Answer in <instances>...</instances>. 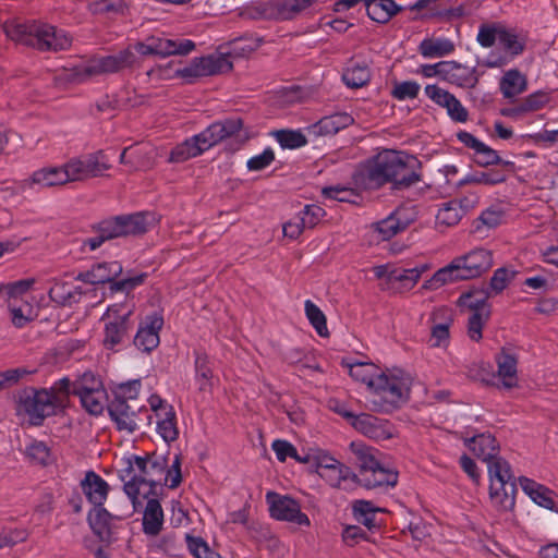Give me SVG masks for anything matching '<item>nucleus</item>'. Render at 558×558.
Masks as SVG:
<instances>
[{"label":"nucleus","mask_w":558,"mask_h":558,"mask_svg":"<svg viewBox=\"0 0 558 558\" xmlns=\"http://www.w3.org/2000/svg\"><path fill=\"white\" fill-rule=\"evenodd\" d=\"M137 53L143 57L155 54L151 37H148L145 43H135L133 46H129L114 54L94 58L85 65L74 66L66 74V78L73 83H82L92 76L138 68L140 58Z\"/></svg>","instance_id":"1"},{"label":"nucleus","mask_w":558,"mask_h":558,"mask_svg":"<svg viewBox=\"0 0 558 558\" xmlns=\"http://www.w3.org/2000/svg\"><path fill=\"white\" fill-rule=\"evenodd\" d=\"M167 468L165 457L153 456L140 457L133 456L128 459V465L120 471V478L123 481V490L131 500L133 510L136 511L142 506L140 500L141 486L148 485L149 489L143 494V497L158 496V482L156 475H162Z\"/></svg>","instance_id":"2"},{"label":"nucleus","mask_w":558,"mask_h":558,"mask_svg":"<svg viewBox=\"0 0 558 558\" xmlns=\"http://www.w3.org/2000/svg\"><path fill=\"white\" fill-rule=\"evenodd\" d=\"M3 31L10 39L39 51L65 50L72 44L71 37L64 31L36 21L7 22L3 25Z\"/></svg>","instance_id":"3"},{"label":"nucleus","mask_w":558,"mask_h":558,"mask_svg":"<svg viewBox=\"0 0 558 558\" xmlns=\"http://www.w3.org/2000/svg\"><path fill=\"white\" fill-rule=\"evenodd\" d=\"M61 405L62 399L46 388L25 387L16 396V412L25 413L32 426H41Z\"/></svg>","instance_id":"4"},{"label":"nucleus","mask_w":558,"mask_h":558,"mask_svg":"<svg viewBox=\"0 0 558 558\" xmlns=\"http://www.w3.org/2000/svg\"><path fill=\"white\" fill-rule=\"evenodd\" d=\"M489 498L499 511L512 510L515 504L517 485L511 474V466L505 459H499L489 465Z\"/></svg>","instance_id":"5"},{"label":"nucleus","mask_w":558,"mask_h":558,"mask_svg":"<svg viewBox=\"0 0 558 558\" xmlns=\"http://www.w3.org/2000/svg\"><path fill=\"white\" fill-rule=\"evenodd\" d=\"M403 153L385 150L366 165L359 173L361 183L367 189H377L387 182L393 184L398 169L401 167Z\"/></svg>","instance_id":"6"},{"label":"nucleus","mask_w":558,"mask_h":558,"mask_svg":"<svg viewBox=\"0 0 558 558\" xmlns=\"http://www.w3.org/2000/svg\"><path fill=\"white\" fill-rule=\"evenodd\" d=\"M373 391L377 398L372 400L373 410L390 412L408 400L409 389L403 379L388 376L385 373L376 375Z\"/></svg>","instance_id":"7"},{"label":"nucleus","mask_w":558,"mask_h":558,"mask_svg":"<svg viewBox=\"0 0 558 558\" xmlns=\"http://www.w3.org/2000/svg\"><path fill=\"white\" fill-rule=\"evenodd\" d=\"M201 134L202 141L208 149L228 138H234L238 146L232 150H236L250 138L247 131H244V121L240 117L216 121L202 131Z\"/></svg>","instance_id":"8"},{"label":"nucleus","mask_w":558,"mask_h":558,"mask_svg":"<svg viewBox=\"0 0 558 558\" xmlns=\"http://www.w3.org/2000/svg\"><path fill=\"white\" fill-rule=\"evenodd\" d=\"M232 68V62L226 54H210L192 59L187 65L178 69L175 74L192 84L199 77L230 72Z\"/></svg>","instance_id":"9"},{"label":"nucleus","mask_w":558,"mask_h":558,"mask_svg":"<svg viewBox=\"0 0 558 558\" xmlns=\"http://www.w3.org/2000/svg\"><path fill=\"white\" fill-rule=\"evenodd\" d=\"M154 211H134L106 219L113 238L141 235L147 232L149 226L158 221Z\"/></svg>","instance_id":"10"},{"label":"nucleus","mask_w":558,"mask_h":558,"mask_svg":"<svg viewBox=\"0 0 558 558\" xmlns=\"http://www.w3.org/2000/svg\"><path fill=\"white\" fill-rule=\"evenodd\" d=\"M266 501L269 505V513L272 519L304 526L311 524L310 518L301 511V505L294 498L276 492H268Z\"/></svg>","instance_id":"11"},{"label":"nucleus","mask_w":558,"mask_h":558,"mask_svg":"<svg viewBox=\"0 0 558 558\" xmlns=\"http://www.w3.org/2000/svg\"><path fill=\"white\" fill-rule=\"evenodd\" d=\"M132 511L126 513L116 514L109 512L104 506H94L87 514V522L93 533L99 538L100 542L111 543L113 541V520H124L132 515Z\"/></svg>","instance_id":"12"},{"label":"nucleus","mask_w":558,"mask_h":558,"mask_svg":"<svg viewBox=\"0 0 558 558\" xmlns=\"http://www.w3.org/2000/svg\"><path fill=\"white\" fill-rule=\"evenodd\" d=\"M454 259L465 280L480 277L489 270L494 264L492 252L485 248H475Z\"/></svg>","instance_id":"13"},{"label":"nucleus","mask_w":558,"mask_h":558,"mask_svg":"<svg viewBox=\"0 0 558 558\" xmlns=\"http://www.w3.org/2000/svg\"><path fill=\"white\" fill-rule=\"evenodd\" d=\"M107 410L110 418L116 423L118 430H125L130 434L137 429V415L140 412L147 410L142 408H134L126 400L112 399L107 404Z\"/></svg>","instance_id":"14"},{"label":"nucleus","mask_w":558,"mask_h":558,"mask_svg":"<svg viewBox=\"0 0 558 558\" xmlns=\"http://www.w3.org/2000/svg\"><path fill=\"white\" fill-rule=\"evenodd\" d=\"M163 326V317L154 313L145 317L140 324L138 330L133 339L134 345L146 353L156 349L160 342L159 331Z\"/></svg>","instance_id":"15"},{"label":"nucleus","mask_w":558,"mask_h":558,"mask_svg":"<svg viewBox=\"0 0 558 558\" xmlns=\"http://www.w3.org/2000/svg\"><path fill=\"white\" fill-rule=\"evenodd\" d=\"M425 94L438 106L446 108L448 116L456 122H466L469 118L468 110L462 106L460 100L448 90L437 86L427 85Z\"/></svg>","instance_id":"16"},{"label":"nucleus","mask_w":558,"mask_h":558,"mask_svg":"<svg viewBox=\"0 0 558 558\" xmlns=\"http://www.w3.org/2000/svg\"><path fill=\"white\" fill-rule=\"evenodd\" d=\"M353 427L364 436L375 440H387L393 437L392 424L368 413H361L354 418Z\"/></svg>","instance_id":"17"},{"label":"nucleus","mask_w":558,"mask_h":558,"mask_svg":"<svg viewBox=\"0 0 558 558\" xmlns=\"http://www.w3.org/2000/svg\"><path fill=\"white\" fill-rule=\"evenodd\" d=\"M464 444L478 459H482L483 462L487 463L488 470L492 463L502 459L498 456L499 444L490 433L474 435L466 438Z\"/></svg>","instance_id":"18"},{"label":"nucleus","mask_w":558,"mask_h":558,"mask_svg":"<svg viewBox=\"0 0 558 558\" xmlns=\"http://www.w3.org/2000/svg\"><path fill=\"white\" fill-rule=\"evenodd\" d=\"M497 364L496 377L499 378V387L501 389L510 390L518 386V359L515 354L511 353L506 348L495 355Z\"/></svg>","instance_id":"19"},{"label":"nucleus","mask_w":558,"mask_h":558,"mask_svg":"<svg viewBox=\"0 0 558 558\" xmlns=\"http://www.w3.org/2000/svg\"><path fill=\"white\" fill-rule=\"evenodd\" d=\"M122 270L119 262H102L94 265L89 270L78 272L75 279L89 284H112L117 282L114 279L121 275Z\"/></svg>","instance_id":"20"},{"label":"nucleus","mask_w":558,"mask_h":558,"mask_svg":"<svg viewBox=\"0 0 558 558\" xmlns=\"http://www.w3.org/2000/svg\"><path fill=\"white\" fill-rule=\"evenodd\" d=\"M81 488L93 506H104L108 497L109 485L99 474L87 471L81 481Z\"/></svg>","instance_id":"21"},{"label":"nucleus","mask_w":558,"mask_h":558,"mask_svg":"<svg viewBox=\"0 0 558 558\" xmlns=\"http://www.w3.org/2000/svg\"><path fill=\"white\" fill-rule=\"evenodd\" d=\"M131 311L123 315H119L106 324L104 344L108 349H113L116 345L121 344L129 338V332L132 329L130 322Z\"/></svg>","instance_id":"22"},{"label":"nucleus","mask_w":558,"mask_h":558,"mask_svg":"<svg viewBox=\"0 0 558 558\" xmlns=\"http://www.w3.org/2000/svg\"><path fill=\"white\" fill-rule=\"evenodd\" d=\"M444 80L464 88H474L478 83L475 68H469L456 61H447Z\"/></svg>","instance_id":"23"},{"label":"nucleus","mask_w":558,"mask_h":558,"mask_svg":"<svg viewBox=\"0 0 558 558\" xmlns=\"http://www.w3.org/2000/svg\"><path fill=\"white\" fill-rule=\"evenodd\" d=\"M353 123L354 119L350 113L336 112L323 117L319 121L310 126V131L318 136L333 135Z\"/></svg>","instance_id":"24"},{"label":"nucleus","mask_w":558,"mask_h":558,"mask_svg":"<svg viewBox=\"0 0 558 558\" xmlns=\"http://www.w3.org/2000/svg\"><path fill=\"white\" fill-rule=\"evenodd\" d=\"M157 497H143L147 499L143 515V532L150 536L158 535L163 524V511Z\"/></svg>","instance_id":"25"},{"label":"nucleus","mask_w":558,"mask_h":558,"mask_svg":"<svg viewBox=\"0 0 558 558\" xmlns=\"http://www.w3.org/2000/svg\"><path fill=\"white\" fill-rule=\"evenodd\" d=\"M208 150L202 141V134L198 133L184 142L178 144L170 153L168 161L174 163L184 162L191 158L197 157Z\"/></svg>","instance_id":"26"},{"label":"nucleus","mask_w":558,"mask_h":558,"mask_svg":"<svg viewBox=\"0 0 558 558\" xmlns=\"http://www.w3.org/2000/svg\"><path fill=\"white\" fill-rule=\"evenodd\" d=\"M519 483L523 492L538 506L549 510H555V493L548 487L536 483L525 476L519 477Z\"/></svg>","instance_id":"27"},{"label":"nucleus","mask_w":558,"mask_h":558,"mask_svg":"<svg viewBox=\"0 0 558 558\" xmlns=\"http://www.w3.org/2000/svg\"><path fill=\"white\" fill-rule=\"evenodd\" d=\"M402 211H391L390 215L377 222H374L372 227L380 235L381 241H387L395 236L397 233L403 231L414 221L415 217L402 219L400 214Z\"/></svg>","instance_id":"28"},{"label":"nucleus","mask_w":558,"mask_h":558,"mask_svg":"<svg viewBox=\"0 0 558 558\" xmlns=\"http://www.w3.org/2000/svg\"><path fill=\"white\" fill-rule=\"evenodd\" d=\"M420 166L421 165L415 157L403 154V158H401V167L397 170L398 174H396L392 189H407L412 184L421 181V174L415 170Z\"/></svg>","instance_id":"29"},{"label":"nucleus","mask_w":558,"mask_h":558,"mask_svg":"<svg viewBox=\"0 0 558 558\" xmlns=\"http://www.w3.org/2000/svg\"><path fill=\"white\" fill-rule=\"evenodd\" d=\"M527 37L515 28H508L504 25L499 38V45L505 53L511 59L521 56L526 48Z\"/></svg>","instance_id":"30"},{"label":"nucleus","mask_w":558,"mask_h":558,"mask_svg":"<svg viewBox=\"0 0 558 558\" xmlns=\"http://www.w3.org/2000/svg\"><path fill=\"white\" fill-rule=\"evenodd\" d=\"M151 43L155 47V56L167 57L171 54H187L194 48L195 44L190 39L174 40L162 37L151 36Z\"/></svg>","instance_id":"31"},{"label":"nucleus","mask_w":558,"mask_h":558,"mask_svg":"<svg viewBox=\"0 0 558 558\" xmlns=\"http://www.w3.org/2000/svg\"><path fill=\"white\" fill-rule=\"evenodd\" d=\"M465 280L460 271L459 265L453 258L447 266L438 269L430 279L426 280L423 284L425 290H436L449 282Z\"/></svg>","instance_id":"32"},{"label":"nucleus","mask_w":558,"mask_h":558,"mask_svg":"<svg viewBox=\"0 0 558 558\" xmlns=\"http://www.w3.org/2000/svg\"><path fill=\"white\" fill-rule=\"evenodd\" d=\"M366 12L371 20L385 24L401 11V7L397 5L393 0H367Z\"/></svg>","instance_id":"33"},{"label":"nucleus","mask_w":558,"mask_h":558,"mask_svg":"<svg viewBox=\"0 0 558 558\" xmlns=\"http://www.w3.org/2000/svg\"><path fill=\"white\" fill-rule=\"evenodd\" d=\"M499 87L505 98L513 99L525 92L527 81L525 75H523L519 70L512 69L504 74L500 80Z\"/></svg>","instance_id":"34"},{"label":"nucleus","mask_w":558,"mask_h":558,"mask_svg":"<svg viewBox=\"0 0 558 558\" xmlns=\"http://www.w3.org/2000/svg\"><path fill=\"white\" fill-rule=\"evenodd\" d=\"M384 511L375 507L372 501L360 499L352 504V514L354 519L366 526L369 531L379 529L380 524L376 521V513Z\"/></svg>","instance_id":"35"},{"label":"nucleus","mask_w":558,"mask_h":558,"mask_svg":"<svg viewBox=\"0 0 558 558\" xmlns=\"http://www.w3.org/2000/svg\"><path fill=\"white\" fill-rule=\"evenodd\" d=\"M84 291L81 287L69 288L66 282L56 281L48 291L50 300L61 306H71L80 302Z\"/></svg>","instance_id":"36"},{"label":"nucleus","mask_w":558,"mask_h":558,"mask_svg":"<svg viewBox=\"0 0 558 558\" xmlns=\"http://www.w3.org/2000/svg\"><path fill=\"white\" fill-rule=\"evenodd\" d=\"M397 482L398 473L384 468L381 464L360 480V484L367 489L381 486H395Z\"/></svg>","instance_id":"37"},{"label":"nucleus","mask_w":558,"mask_h":558,"mask_svg":"<svg viewBox=\"0 0 558 558\" xmlns=\"http://www.w3.org/2000/svg\"><path fill=\"white\" fill-rule=\"evenodd\" d=\"M490 293L487 289L483 288H473L466 292H463L459 299L457 304L461 308H468L472 312L483 311L486 312L489 308L487 304V300L490 298Z\"/></svg>","instance_id":"38"},{"label":"nucleus","mask_w":558,"mask_h":558,"mask_svg":"<svg viewBox=\"0 0 558 558\" xmlns=\"http://www.w3.org/2000/svg\"><path fill=\"white\" fill-rule=\"evenodd\" d=\"M502 221L504 211H481L480 216L472 221L470 231L485 238L490 230L496 229Z\"/></svg>","instance_id":"39"},{"label":"nucleus","mask_w":558,"mask_h":558,"mask_svg":"<svg viewBox=\"0 0 558 558\" xmlns=\"http://www.w3.org/2000/svg\"><path fill=\"white\" fill-rule=\"evenodd\" d=\"M425 58H440L454 51V44L447 38H425L418 46Z\"/></svg>","instance_id":"40"},{"label":"nucleus","mask_w":558,"mask_h":558,"mask_svg":"<svg viewBox=\"0 0 558 558\" xmlns=\"http://www.w3.org/2000/svg\"><path fill=\"white\" fill-rule=\"evenodd\" d=\"M34 184L43 187L62 185L68 182V175L63 167L44 168L34 172L32 177Z\"/></svg>","instance_id":"41"},{"label":"nucleus","mask_w":558,"mask_h":558,"mask_svg":"<svg viewBox=\"0 0 558 558\" xmlns=\"http://www.w3.org/2000/svg\"><path fill=\"white\" fill-rule=\"evenodd\" d=\"M162 417L157 423V432L166 442H172L178 439L179 430L177 427V415L172 405L161 414Z\"/></svg>","instance_id":"42"},{"label":"nucleus","mask_w":558,"mask_h":558,"mask_svg":"<svg viewBox=\"0 0 558 558\" xmlns=\"http://www.w3.org/2000/svg\"><path fill=\"white\" fill-rule=\"evenodd\" d=\"M466 375L470 379L481 381L486 386L499 387V383L496 380V373L490 363H472L468 366Z\"/></svg>","instance_id":"43"},{"label":"nucleus","mask_w":558,"mask_h":558,"mask_svg":"<svg viewBox=\"0 0 558 558\" xmlns=\"http://www.w3.org/2000/svg\"><path fill=\"white\" fill-rule=\"evenodd\" d=\"M263 44V38L260 37H252L244 36L240 38H235L230 41V49L227 53V58L229 56L244 58L257 50Z\"/></svg>","instance_id":"44"},{"label":"nucleus","mask_w":558,"mask_h":558,"mask_svg":"<svg viewBox=\"0 0 558 558\" xmlns=\"http://www.w3.org/2000/svg\"><path fill=\"white\" fill-rule=\"evenodd\" d=\"M35 283L34 278L21 279L10 283L0 284V298H3L8 304L15 303L19 298L25 294Z\"/></svg>","instance_id":"45"},{"label":"nucleus","mask_w":558,"mask_h":558,"mask_svg":"<svg viewBox=\"0 0 558 558\" xmlns=\"http://www.w3.org/2000/svg\"><path fill=\"white\" fill-rule=\"evenodd\" d=\"M82 407L90 415L98 416L105 410V402L107 401V392L104 387L96 389V391L86 393L78 397Z\"/></svg>","instance_id":"46"},{"label":"nucleus","mask_w":558,"mask_h":558,"mask_svg":"<svg viewBox=\"0 0 558 558\" xmlns=\"http://www.w3.org/2000/svg\"><path fill=\"white\" fill-rule=\"evenodd\" d=\"M81 160L84 165L87 179L99 177L106 170L110 169V165L107 162L102 150L84 156Z\"/></svg>","instance_id":"47"},{"label":"nucleus","mask_w":558,"mask_h":558,"mask_svg":"<svg viewBox=\"0 0 558 558\" xmlns=\"http://www.w3.org/2000/svg\"><path fill=\"white\" fill-rule=\"evenodd\" d=\"M350 376L356 381L366 384L369 389L373 390L374 383L376 381V375L374 372L376 366L373 363L357 362L354 364H348Z\"/></svg>","instance_id":"48"},{"label":"nucleus","mask_w":558,"mask_h":558,"mask_svg":"<svg viewBox=\"0 0 558 558\" xmlns=\"http://www.w3.org/2000/svg\"><path fill=\"white\" fill-rule=\"evenodd\" d=\"M304 307L305 315L316 332L320 337H328L327 319L323 311L311 300L305 301Z\"/></svg>","instance_id":"49"},{"label":"nucleus","mask_w":558,"mask_h":558,"mask_svg":"<svg viewBox=\"0 0 558 558\" xmlns=\"http://www.w3.org/2000/svg\"><path fill=\"white\" fill-rule=\"evenodd\" d=\"M517 271L509 270L506 267L496 269L489 280L488 287H484L488 290L490 295L500 294L508 284L514 279Z\"/></svg>","instance_id":"50"},{"label":"nucleus","mask_w":558,"mask_h":558,"mask_svg":"<svg viewBox=\"0 0 558 558\" xmlns=\"http://www.w3.org/2000/svg\"><path fill=\"white\" fill-rule=\"evenodd\" d=\"M104 387L101 379L96 376L93 372H85L74 380V389L72 395L83 396Z\"/></svg>","instance_id":"51"},{"label":"nucleus","mask_w":558,"mask_h":558,"mask_svg":"<svg viewBox=\"0 0 558 558\" xmlns=\"http://www.w3.org/2000/svg\"><path fill=\"white\" fill-rule=\"evenodd\" d=\"M504 25L501 23H483L478 27L476 40L483 48H490L499 41Z\"/></svg>","instance_id":"52"},{"label":"nucleus","mask_w":558,"mask_h":558,"mask_svg":"<svg viewBox=\"0 0 558 558\" xmlns=\"http://www.w3.org/2000/svg\"><path fill=\"white\" fill-rule=\"evenodd\" d=\"M342 78L349 87L359 88L369 82L371 72L366 65L355 64L345 70Z\"/></svg>","instance_id":"53"},{"label":"nucleus","mask_w":558,"mask_h":558,"mask_svg":"<svg viewBox=\"0 0 558 558\" xmlns=\"http://www.w3.org/2000/svg\"><path fill=\"white\" fill-rule=\"evenodd\" d=\"M473 160L480 167H488L494 165L512 166L511 161H504L498 153L485 143L474 153Z\"/></svg>","instance_id":"54"},{"label":"nucleus","mask_w":558,"mask_h":558,"mask_svg":"<svg viewBox=\"0 0 558 558\" xmlns=\"http://www.w3.org/2000/svg\"><path fill=\"white\" fill-rule=\"evenodd\" d=\"M489 316V308H487L486 312H472L468 319V336L471 340L478 342L483 338L482 330Z\"/></svg>","instance_id":"55"},{"label":"nucleus","mask_w":558,"mask_h":558,"mask_svg":"<svg viewBox=\"0 0 558 558\" xmlns=\"http://www.w3.org/2000/svg\"><path fill=\"white\" fill-rule=\"evenodd\" d=\"M185 541L189 551L195 558H222L218 553L214 551L199 536L185 534Z\"/></svg>","instance_id":"56"},{"label":"nucleus","mask_w":558,"mask_h":558,"mask_svg":"<svg viewBox=\"0 0 558 558\" xmlns=\"http://www.w3.org/2000/svg\"><path fill=\"white\" fill-rule=\"evenodd\" d=\"M423 269L409 268V269H392L388 274V283L402 282L404 287L411 289L420 279Z\"/></svg>","instance_id":"57"},{"label":"nucleus","mask_w":558,"mask_h":558,"mask_svg":"<svg viewBox=\"0 0 558 558\" xmlns=\"http://www.w3.org/2000/svg\"><path fill=\"white\" fill-rule=\"evenodd\" d=\"M195 373L197 380H202L199 383V389L206 390L209 381L213 377V371L209 366L208 355L204 352H195Z\"/></svg>","instance_id":"58"},{"label":"nucleus","mask_w":558,"mask_h":558,"mask_svg":"<svg viewBox=\"0 0 558 558\" xmlns=\"http://www.w3.org/2000/svg\"><path fill=\"white\" fill-rule=\"evenodd\" d=\"M315 0H282L278 3V14L282 20H291L311 7Z\"/></svg>","instance_id":"59"},{"label":"nucleus","mask_w":558,"mask_h":558,"mask_svg":"<svg viewBox=\"0 0 558 558\" xmlns=\"http://www.w3.org/2000/svg\"><path fill=\"white\" fill-rule=\"evenodd\" d=\"M276 138L282 148L295 149L306 145V137L300 131L281 130Z\"/></svg>","instance_id":"60"},{"label":"nucleus","mask_w":558,"mask_h":558,"mask_svg":"<svg viewBox=\"0 0 558 558\" xmlns=\"http://www.w3.org/2000/svg\"><path fill=\"white\" fill-rule=\"evenodd\" d=\"M28 536L29 533L25 529H2L0 532V549L24 543Z\"/></svg>","instance_id":"61"},{"label":"nucleus","mask_w":558,"mask_h":558,"mask_svg":"<svg viewBox=\"0 0 558 558\" xmlns=\"http://www.w3.org/2000/svg\"><path fill=\"white\" fill-rule=\"evenodd\" d=\"M142 387V383L140 379H133L125 383H121L117 386L113 391V399H122L129 401H133L137 399Z\"/></svg>","instance_id":"62"},{"label":"nucleus","mask_w":558,"mask_h":558,"mask_svg":"<svg viewBox=\"0 0 558 558\" xmlns=\"http://www.w3.org/2000/svg\"><path fill=\"white\" fill-rule=\"evenodd\" d=\"M420 92V85L413 81L396 83L391 95L398 100L416 98Z\"/></svg>","instance_id":"63"},{"label":"nucleus","mask_w":558,"mask_h":558,"mask_svg":"<svg viewBox=\"0 0 558 558\" xmlns=\"http://www.w3.org/2000/svg\"><path fill=\"white\" fill-rule=\"evenodd\" d=\"M550 100L549 93L537 90L522 100L524 106L523 110L526 112L537 111L544 108Z\"/></svg>","instance_id":"64"}]
</instances>
